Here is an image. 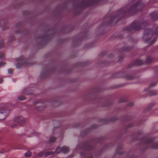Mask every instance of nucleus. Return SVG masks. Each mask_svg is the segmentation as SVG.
<instances>
[{
    "label": "nucleus",
    "instance_id": "obj_22",
    "mask_svg": "<svg viewBox=\"0 0 158 158\" xmlns=\"http://www.w3.org/2000/svg\"><path fill=\"white\" fill-rule=\"evenodd\" d=\"M3 81V79L2 78H0V83H1Z\"/></svg>",
    "mask_w": 158,
    "mask_h": 158
},
{
    "label": "nucleus",
    "instance_id": "obj_6",
    "mask_svg": "<svg viewBox=\"0 0 158 158\" xmlns=\"http://www.w3.org/2000/svg\"><path fill=\"white\" fill-rule=\"evenodd\" d=\"M136 24H135V23H134L131 26V28L132 29H134L135 30H139L141 27L140 26H136Z\"/></svg>",
    "mask_w": 158,
    "mask_h": 158
},
{
    "label": "nucleus",
    "instance_id": "obj_2",
    "mask_svg": "<svg viewBox=\"0 0 158 158\" xmlns=\"http://www.w3.org/2000/svg\"><path fill=\"white\" fill-rule=\"evenodd\" d=\"M152 29H149L146 31L145 34L143 36V38L145 40L146 42H147L148 40L152 36Z\"/></svg>",
    "mask_w": 158,
    "mask_h": 158
},
{
    "label": "nucleus",
    "instance_id": "obj_20",
    "mask_svg": "<svg viewBox=\"0 0 158 158\" xmlns=\"http://www.w3.org/2000/svg\"><path fill=\"white\" fill-rule=\"evenodd\" d=\"M8 72L9 73L11 74L13 72V70L11 69H8Z\"/></svg>",
    "mask_w": 158,
    "mask_h": 158
},
{
    "label": "nucleus",
    "instance_id": "obj_12",
    "mask_svg": "<svg viewBox=\"0 0 158 158\" xmlns=\"http://www.w3.org/2000/svg\"><path fill=\"white\" fill-rule=\"evenodd\" d=\"M18 99L20 100H23L26 99L25 98L24 96L19 97Z\"/></svg>",
    "mask_w": 158,
    "mask_h": 158
},
{
    "label": "nucleus",
    "instance_id": "obj_27",
    "mask_svg": "<svg viewBox=\"0 0 158 158\" xmlns=\"http://www.w3.org/2000/svg\"><path fill=\"white\" fill-rule=\"evenodd\" d=\"M155 40H153L152 42V43L151 44H152L154 43V42H155Z\"/></svg>",
    "mask_w": 158,
    "mask_h": 158
},
{
    "label": "nucleus",
    "instance_id": "obj_1",
    "mask_svg": "<svg viewBox=\"0 0 158 158\" xmlns=\"http://www.w3.org/2000/svg\"><path fill=\"white\" fill-rule=\"evenodd\" d=\"M15 61L17 62L16 64V67L17 69L29 66V59L24 58L23 56H21L19 58L16 59Z\"/></svg>",
    "mask_w": 158,
    "mask_h": 158
},
{
    "label": "nucleus",
    "instance_id": "obj_15",
    "mask_svg": "<svg viewBox=\"0 0 158 158\" xmlns=\"http://www.w3.org/2000/svg\"><path fill=\"white\" fill-rule=\"evenodd\" d=\"M56 138L54 137H52L50 138V141L51 142H54L56 141Z\"/></svg>",
    "mask_w": 158,
    "mask_h": 158
},
{
    "label": "nucleus",
    "instance_id": "obj_24",
    "mask_svg": "<svg viewBox=\"0 0 158 158\" xmlns=\"http://www.w3.org/2000/svg\"><path fill=\"white\" fill-rule=\"evenodd\" d=\"M156 33L157 35H158V27L157 28L156 30Z\"/></svg>",
    "mask_w": 158,
    "mask_h": 158
},
{
    "label": "nucleus",
    "instance_id": "obj_13",
    "mask_svg": "<svg viewBox=\"0 0 158 158\" xmlns=\"http://www.w3.org/2000/svg\"><path fill=\"white\" fill-rule=\"evenodd\" d=\"M150 94L151 95H156L157 94V93L155 91H151L150 92Z\"/></svg>",
    "mask_w": 158,
    "mask_h": 158
},
{
    "label": "nucleus",
    "instance_id": "obj_25",
    "mask_svg": "<svg viewBox=\"0 0 158 158\" xmlns=\"http://www.w3.org/2000/svg\"><path fill=\"white\" fill-rule=\"evenodd\" d=\"M16 127V125L15 124H14L12 126V128L15 127Z\"/></svg>",
    "mask_w": 158,
    "mask_h": 158
},
{
    "label": "nucleus",
    "instance_id": "obj_11",
    "mask_svg": "<svg viewBox=\"0 0 158 158\" xmlns=\"http://www.w3.org/2000/svg\"><path fill=\"white\" fill-rule=\"evenodd\" d=\"M3 47V41L2 40H0V48H2Z\"/></svg>",
    "mask_w": 158,
    "mask_h": 158
},
{
    "label": "nucleus",
    "instance_id": "obj_8",
    "mask_svg": "<svg viewBox=\"0 0 158 158\" xmlns=\"http://www.w3.org/2000/svg\"><path fill=\"white\" fill-rule=\"evenodd\" d=\"M60 105V102L57 101H55L52 102V105L54 106H57Z\"/></svg>",
    "mask_w": 158,
    "mask_h": 158
},
{
    "label": "nucleus",
    "instance_id": "obj_14",
    "mask_svg": "<svg viewBox=\"0 0 158 158\" xmlns=\"http://www.w3.org/2000/svg\"><path fill=\"white\" fill-rule=\"evenodd\" d=\"M24 155L25 157H29L30 156V151H27V152L25 153Z\"/></svg>",
    "mask_w": 158,
    "mask_h": 158
},
{
    "label": "nucleus",
    "instance_id": "obj_19",
    "mask_svg": "<svg viewBox=\"0 0 158 158\" xmlns=\"http://www.w3.org/2000/svg\"><path fill=\"white\" fill-rule=\"evenodd\" d=\"M5 54L4 53H2L0 54V59H3L4 57Z\"/></svg>",
    "mask_w": 158,
    "mask_h": 158
},
{
    "label": "nucleus",
    "instance_id": "obj_3",
    "mask_svg": "<svg viewBox=\"0 0 158 158\" xmlns=\"http://www.w3.org/2000/svg\"><path fill=\"white\" fill-rule=\"evenodd\" d=\"M9 113V111L7 110L3 109L0 110V120L4 119L6 115Z\"/></svg>",
    "mask_w": 158,
    "mask_h": 158
},
{
    "label": "nucleus",
    "instance_id": "obj_5",
    "mask_svg": "<svg viewBox=\"0 0 158 158\" xmlns=\"http://www.w3.org/2000/svg\"><path fill=\"white\" fill-rule=\"evenodd\" d=\"M16 121L20 125H21L22 123L24 121V119L22 117H19L17 118Z\"/></svg>",
    "mask_w": 158,
    "mask_h": 158
},
{
    "label": "nucleus",
    "instance_id": "obj_10",
    "mask_svg": "<svg viewBox=\"0 0 158 158\" xmlns=\"http://www.w3.org/2000/svg\"><path fill=\"white\" fill-rule=\"evenodd\" d=\"M44 154V153L43 152H41L39 153L37 155V156L39 157H42Z\"/></svg>",
    "mask_w": 158,
    "mask_h": 158
},
{
    "label": "nucleus",
    "instance_id": "obj_28",
    "mask_svg": "<svg viewBox=\"0 0 158 158\" xmlns=\"http://www.w3.org/2000/svg\"><path fill=\"white\" fill-rule=\"evenodd\" d=\"M92 158V157L91 156H90V158Z\"/></svg>",
    "mask_w": 158,
    "mask_h": 158
},
{
    "label": "nucleus",
    "instance_id": "obj_9",
    "mask_svg": "<svg viewBox=\"0 0 158 158\" xmlns=\"http://www.w3.org/2000/svg\"><path fill=\"white\" fill-rule=\"evenodd\" d=\"M62 148L60 147H57V148L55 152L56 153H60L61 152H62Z\"/></svg>",
    "mask_w": 158,
    "mask_h": 158
},
{
    "label": "nucleus",
    "instance_id": "obj_17",
    "mask_svg": "<svg viewBox=\"0 0 158 158\" xmlns=\"http://www.w3.org/2000/svg\"><path fill=\"white\" fill-rule=\"evenodd\" d=\"M135 63L136 65H139L141 64V61L139 60H136L135 62Z\"/></svg>",
    "mask_w": 158,
    "mask_h": 158
},
{
    "label": "nucleus",
    "instance_id": "obj_7",
    "mask_svg": "<svg viewBox=\"0 0 158 158\" xmlns=\"http://www.w3.org/2000/svg\"><path fill=\"white\" fill-rule=\"evenodd\" d=\"M62 152L64 153H66L69 152V149L68 147L63 146L62 148Z\"/></svg>",
    "mask_w": 158,
    "mask_h": 158
},
{
    "label": "nucleus",
    "instance_id": "obj_26",
    "mask_svg": "<svg viewBox=\"0 0 158 158\" xmlns=\"http://www.w3.org/2000/svg\"><path fill=\"white\" fill-rule=\"evenodd\" d=\"M155 85H156V84H151L150 85L151 86H154Z\"/></svg>",
    "mask_w": 158,
    "mask_h": 158
},
{
    "label": "nucleus",
    "instance_id": "obj_23",
    "mask_svg": "<svg viewBox=\"0 0 158 158\" xmlns=\"http://www.w3.org/2000/svg\"><path fill=\"white\" fill-rule=\"evenodd\" d=\"M5 63L4 62L0 63V67L2 65H4Z\"/></svg>",
    "mask_w": 158,
    "mask_h": 158
},
{
    "label": "nucleus",
    "instance_id": "obj_4",
    "mask_svg": "<svg viewBox=\"0 0 158 158\" xmlns=\"http://www.w3.org/2000/svg\"><path fill=\"white\" fill-rule=\"evenodd\" d=\"M142 5V3H139V4L137 3L135 5H134L133 7H132V9H133L134 10H140L141 9V6Z\"/></svg>",
    "mask_w": 158,
    "mask_h": 158
},
{
    "label": "nucleus",
    "instance_id": "obj_16",
    "mask_svg": "<svg viewBox=\"0 0 158 158\" xmlns=\"http://www.w3.org/2000/svg\"><path fill=\"white\" fill-rule=\"evenodd\" d=\"M53 154V152H47L45 153V155L46 156H47L48 155H52Z\"/></svg>",
    "mask_w": 158,
    "mask_h": 158
},
{
    "label": "nucleus",
    "instance_id": "obj_18",
    "mask_svg": "<svg viewBox=\"0 0 158 158\" xmlns=\"http://www.w3.org/2000/svg\"><path fill=\"white\" fill-rule=\"evenodd\" d=\"M152 148H158V143H155L152 147Z\"/></svg>",
    "mask_w": 158,
    "mask_h": 158
},
{
    "label": "nucleus",
    "instance_id": "obj_21",
    "mask_svg": "<svg viewBox=\"0 0 158 158\" xmlns=\"http://www.w3.org/2000/svg\"><path fill=\"white\" fill-rule=\"evenodd\" d=\"M27 90H29V89L28 88L25 89H24L23 91V93L24 94H27Z\"/></svg>",
    "mask_w": 158,
    "mask_h": 158
}]
</instances>
